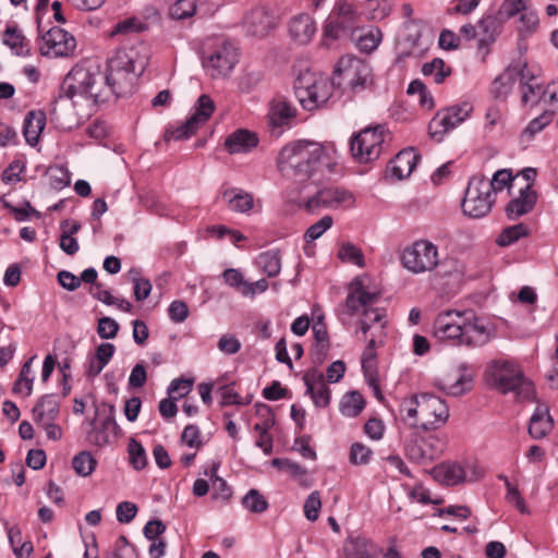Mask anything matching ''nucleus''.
I'll use <instances>...</instances> for the list:
<instances>
[{
  "mask_svg": "<svg viewBox=\"0 0 558 558\" xmlns=\"http://www.w3.org/2000/svg\"><path fill=\"white\" fill-rule=\"evenodd\" d=\"M46 126V114L40 110L29 111L24 120L23 135L28 145L35 146Z\"/></svg>",
  "mask_w": 558,
  "mask_h": 558,
  "instance_id": "nucleus-31",
  "label": "nucleus"
},
{
  "mask_svg": "<svg viewBox=\"0 0 558 558\" xmlns=\"http://www.w3.org/2000/svg\"><path fill=\"white\" fill-rule=\"evenodd\" d=\"M472 376L470 374L457 371L448 373L436 380V386L450 396H461L471 389Z\"/></svg>",
  "mask_w": 558,
  "mask_h": 558,
  "instance_id": "nucleus-26",
  "label": "nucleus"
},
{
  "mask_svg": "<svg viewBox=\"0 0 558 558\" xmlns=\"http://www.w3.org/2000/svg\"><path fill=\"white\" fill-rule=\"evenodd\" d=\"M222 198L227 202L229 209L236 213H247L253 207V196L241 189L226 190Z\"/></svg>",
  "mask_w": 558,
  "mask_h": 558,
  "instance_id": "nucleus-37",
  "label": "nucleus"
},
{
  "mask_svg": "<svg viewBox=\"0 0 558 558\" xmlns=\"http://www.w3.org/2000/svg\"><path fill=\"white\" fill-rule=\"evenodd\" d=\"M196 0H175L169 8V14L174 20H185L196 12Z\"/></svg>",
  "mask_w": 558,
  "mask_h": 558,
  "instance_id": "nucleus-54",
  "label": "nucleus"
},
{
  "mask_svg": "<svg viewBox=\"0 0 558 558\" xmlns=\"http://www.w3.org/2000/svg\"><path fill=\"white\" fill-rule=\"evenodd\" d=\"M417 159L413 149H404L389 162L388 172L397 180L405 179L414 170Z\"/></svg>",
  "mask_w": 558,
  "mask_h": 558,
  "instance_id": "nucleus-28",
  "label": "nucleus"
},
{
  "mask_svg": "<svg viewBox=\"0 0 558 558\" xmlns=\"http://www.w3.org/2000/svg\"><path fill=\"white\" fill-rule=\"evenodd\" d=\"M354 43L355 47L364 53H372L375 51L383 40V33L378 27L371 26L361 34H354L353 37H349Z\"/></svg>",
  "mask_w": 558,
  "mask_h": 558,
  "instance_id": "nucleus-33",
  "label": "nucleus"
},
{
  "mask_svg": "<svg viewBox=\"0 0 558 558\" xmlns=\"http://www.w3.org/2000/svg\"><path fill=\"white\" fill-rule=\"evenodd\" d=\"M373 457V450L362 442H354L350 447L349 460L354 465L368 464Z\"/></svg>",
  "mask_w": 558,
  "mask_h": 558,
  "instance_id": "nucleus-55",
  "label": "nucleus"
},
{
  "mask_svg": "<svg viewBox=\"0 0 558 558\" xmlns=\"http://www.w3.org/2000/svg\"><path fill=\"white\" fill-rule=\"evenodd\" d=\"M523 64L525 61L518 60L510 64L501 74H499L490 85V94L495 99L506 100L512 93L518 80L521 81Z\"/></svg>",
  "mask_w": 558,
  "mask_h": 558,
  "instance_id": "nucleus-19",
  "label": "nucleus"
},
{
  "mask_svg": "<svg viewBox=\"0 0 558 558\" xmlns=\"http://www.w3.org/2000/svg\"><path fill=\"white\" fill-rule=\"evenodd\" d=\"M293 89L302 108L312 111L327 102L332 86L327 77L304 71L295 78Z\"/></svg>",
  "mask_w": 558,
  "mask_h": 558,
  "instance_id": "nucleus-7",
  "label": "nucleus"
},
{
  "mask_svg": "<svg viewBox=\"0 0 558 558\" xmlns=\"http://www.w3.org/2000/svg\"><path fill=\"white\" fill-rule=\"evenodd\" d=\"M201 128L197 122H195L192 117L187 118L184 123L177 126L173 130H167L166 140H174V141H183L190 138L192 135L196 133V131Z\"/></svg>",
  "mask_w": 558,
  "mask_h": 558,
  "instance_id": "nucleus-50",
  "label": "nucleus"
},
{
  "mask_svg": "<svg viewBox=\"0 0 558 558\" xmlns=\"http://www.w3.org/2000/svg\"><path fill=\"white\" fill-rule=\"evenodd\" d=\"M385 137V128L381 125L362 130L351 141L352 157L360 163L376 160L384 149Z\"/></svg>",
  "mask_w": 558,
  "mask_h": 558,
  "instance_id": "nucleus-11",
  "label": "nucleus"
},
{
  "mask_svg": "<svg viewBox=\"0 0 558 558\" xmlns=\"http://www.w3.org/2000/svg\"><path fill=\"white\" fill-rule=\"evenodd\" d=\"M193 380L186 378L173 379L168 387V395L177 400L189 395L192 390Z\"/></svg>",
  "mask_w": 558,
  "mask_h": 558,
  "instance_id": "nucleus-64",
  "label": "nucleus"
},
{
  "mask_svg": "<svg viewBox=\"0 0 558 558\" xmlns=\"http://www.w3.org/2000/svg\"><path fill=\"white\" fill-rule=\"evenodd\" d=\"M204 60V68L213 78L227 76L238 62V49L229 41H219Z\"/></svg>",
  "mask_w": 558,
  "mask_h": 558,
  "instance_id": "nucleus-14",
  "label": "nucleus"
},
{
  "mask_svg": "<svg viewBox=\"0 0 558 558\" xmlns=\"http://www.w3.org/2000/svg\"><path fill=\"white\" fill-rule=\"evenodd\" d=\"M216 109L215 101L210 96L203 94L198 97L195 105L193 106L192 119L203 126L211 117Z\"/></svg>",
  "mask_w": 558,
  "mask_h": 558,
  "instance_id": "nucleus-43",
  "label": "nucleus"
},
{
  "mask_svg": "<svg viewBox=\"0 0 558 558\" xmlns=\"http://www.w3.org/2000/svg\"><path fill=\"white\" fill-rule=\"evenodd\" d=\"M242 505L245 509L254 513H262L268 508L266 498L254 488L250 489L243 497Z\"/></svg>",
  "mask_w": 558,
  "mask_h": 558,
  "instance_id": "nucleus-53",
  "label": "nucleus"
},
{
  "mask_svg": "<svg viewBox=\"0 0 558 558\" xmlns=\"http://www.w3.org/2000/svg\"><path fill=\"white\" fill-rule=\"evenodd\" d=\"M296 108L286 96L277 95L269 102L268 121L274 128L286 126L295 117Z\"/></svg>",
  "mask_w": 558,
  "mask_h": 558,
  "instance_id": "nucleus-23",
  "label": "nucleus"
},
{
  "mask_svg": "<svg viewBox=\"0 0 558 558\" xmlns=\"http://www.w3.org/2000/svg\"><path fill=\"white\" fill-rule=\"evenodd\" d=\"M520 92L523 106L534 107L543 104V100L546 99V89L538 82V73L530 68L526 62L523 64Z\"/></svg>",
  "mask_w": 558,
  "mask_h": 558,
  "instance_id": "nucleus-18",
  "label": "nucleus"
},
{
  "mask_svg": "<svg viewBox=\"0 0 558 558\" xmlns=\"http://www.w3.org/2000/svg\"><path fill=\"white\" fill-rule=\"evenodd\" d=\"M60 412V399L54 393L39 398L33 409V417L36 423L57 420Z\"/></svg>",
  "mask_w": 558,
  "mask_h": 558,
  "instance_id": "nucleus-30",
  "label": "nucleus"
},
{
  "mask_svg": "<svg viewBox=\"0 0 558 558\" xmlns=\"http://www.w3.org/2000/svg\"><path fill=\"white\" fill-rule=\"evenodd\" d=\"M401 263L413 274L432 271L439 263L437 246L427 240L415 241L402 252Z\"/></svg>",
  "mask_w": 558,
  "mask_h": 558,
  "instance_id": "nucleus-12",
  "label": "nucleus"
},
{
  "mask_svg": "<svg viewBox=\"0 0 558 558\" xmlns=\"http://www.w3.org/2000/svg\"><path fill=\"white\" fill-rule=\"evenodd\" d=\"M553 428V418L546 405H538L531 417L529 433L533 438L545 437Z\"/></svg>",
  "mask_w": 558,
  "mask_h": 558,
  "instance_id": "nucleus-32",
  "label": "nucleus"
},
{
  "mask_svg": "<svg viewBox=\"0 0 558 558\" xmlns=\"http://www.w3.org/2000/svg\"><path fill=\"white\" fill-rule=\"evenodd\" d=\"M322 508L320 495L317 490L312 492L304 502V515L308 521H316L318 519L319 510Z\"/></svg>",
  "mask_w": 558,
  "mask_h": 558,
  "instance_id": "nucleus-63",
  "label": "nucleus"
},
{
  "mask_svg": "<svg viewBox=\"0 0 558 558\" xmlns=\"http://www.w3.org/2000/svg\"><path fill=\"white\" fill-rule=\"evenodd\" d=\"M148 51L144 44L119 48L108 59L107 66L113 68V63H117L122 71L143 73L148 64Z\"/></svg>",
  "mask_w": 558,
  "mask_h": 558,
  "instance_id": "nucleus-15",
  "label": "nucleus"
},
{
  "mask_svg": "<svg viewBox=\"0 0 558 558\" xmlns=\"http://www.w3.org/2000/svg\"><path fill=\"white\" fill-rule=\"evenodd\" d=\"M49 183L54 190H62L71 182L70 173L63 166L50 167L47 171Z\"/></svg>",
  "mask_w": 558,
  "mask_h": 558,
  "instance_id": "nucleus-56",
  "label": "nucleus"
},
{
  "mask_svg": "<svg viewBox=\"0 0 558 558\" xmlns=\"http://www.w3.org/2000/svg\"><path fill=\"white\" fill-rule=\"evenodd\" d=\"M116 427L114 408L110 407L107 416L101 421L100 427L94 423V428L89 435L90 441L97 446H104L109 442L106 430Z\"/></svg>",
  "mask_w": 558,
  "mask_h": 558,
  "instance_id": "nucleus-45",
  "label": "nucleus"
},
{
  "mask_svg": "<svg viewBox=\"0 0 558 558\" xmlns=\"http://www.w3.org/2000/svg\"><path fill=\"white\" fill-rule=\"evenodd\" d=\"M338 257L342 262H347L360 267L364 266L362 251L352 243H343L338 251Z\"/></svg>",
  "mask_w": 558,
  "mask_h": 558,
  "instance_id": "nucleus-57",
  "label": "nucleus"
},
{
  "mask_svg": "<svg viewBox=\"0 0 558 558\" xmlns=\"http://www.w3.org/2000/svg\"><path fill=\"white\" fill-rule=\"evenodd\" d=\"M361 14L354 0H336L323 28V44L330 47L333 43L353 37L360 29Z\"/></svg>",
  "mask_w": 558,
  "mask_h": 558,
  "instance_id": "nucleus-6",
  "label": "nucleus"
},
{
  "mask_svg": "<svg viewBox=\"0 0 558 558\" xmlns=\"http://www.w3.org/2000/svg\"><path fill=\"white\" fill-rule=\"evenodd\" d=\"M506 501L513 505L515 509L519 510L521 513H527L529 509L525 505L524 498L522 497L518 488V485L512 484L510 481H506Z\"/></svg>",
  "mask_w": 558,
  "mask_h": 558,
  "instance_id": "nucleus-62",
  "label": "nucleus"
},
{
  "mask_svg": "<svg viewBox=\"0 0 558 558\" xmlns=\"http://www.w3.org/2000/svg\"><path fill=\"white\" fill-rule=\"evenodd\" d=\"M525 9V0H504L497 12L507 22L517 14L520 15Z\"/></svg>",
  "mask_w": 558,
  "mask_h": 558,
  "instance_id": "nucleus-60",
  "label": "nucleus"
},
{
  "mask_svg": "<svg viewBox=\"0 0 558 558\" xmlns=\"http://www.w3.org/2000/svg\"><path fill=\"white\" fill-rule=\"evenodd\" d=\"M225 145L230 154L246 153L257 145V138L247 130H238L227 137Z\"/></svg>",
  "mask_w": 558,
  "mask_h": 558,
  "instance_id": "nucleus-35",
  "label": "nucleus"
},
{
  "mask_svg": "<svg viewBox=\"0 0 558 558\" xmlns=\"http://www.w3.org/2000/svg\"><path fill=\"white\" fill-rule=\"evenodd\" d=\"M104 74L97 64H77L64 77L59 98L84 97L100 102L106 100Z\"/></svg>",
  "mask_w": 558,
  "mask_h": 558,
  "instance_id": "nucleus-4",
  "label": "nucleus"
},
{
  "mask_svg": "<svg viewBox=\"0 0 558 558\" xmlns=\"http://www.w3.org/2000/svg\"><path fill=\"white\" fill-rule=\"evenodd\" d=\"M45 45L41 47L44 54L52 57H69L76 48L73 35L60 27L50 28L43 37Z\"/></svg>",
  "mask_w": 558,
  "mask_h": 558,
  "instance_id": "nucleus-17",
  "label": "nucleus"
},
{
  "mask_svg": "<svg viewBox=\"0 0 558 558\" xmlns=\"http://www.w3.org/2000/svg\"><path fill=\"white\" fill-rule=\"evenodd\" d=\"M129 460L131 465L141 471L147 465V456L144 447L136 439L131 438L128 444Z\"/></svg>",
  "mask_w": 558,
  "mask_h": 558,
  "instance_id": "nucleus-52",
  "label": "nucleus"
},
{
  "mask_svg": "<svg viewBox=\"0 0 558 558\" xmlns=\"http://www.w3.org/2000/svg\"><path fill=\"white\" fill-rule=\"evenodd\" d=\"M313 335L315 338V343L312 348V359L315 363H323L327 356L329 350V337L327 327L324 322H314Z\"/></svg>",
  "mask_w": 558,
  "mask_h": 558,
  "instance_id": "nucleus-34",
  "label": "nucleus"
},
{
  "mask_svg": "<svg viewBox=\"0 0 558 558\" xmlns=\"http://www.w3.org/2000/svg\"><path fill=\"white\" fill-rule=\"evenodd\" d=\"M485 380L490 388L506 395L514 392L521 400H531L535 390L531 380L524 377L518 364L511 361H493L485 371Z\"/></svg>",
  "mask_w": 558,
  "mask_h": 558,
  "instance_id": "nucleus-5",
  "label": "nucleus"
},
{
  "mask_svg": "<svg viewBox=\"0 0 558 558\" xmlns=\"http://www.w3.org/2000/svg\"><path fill=\"white\" fill-rule=\"evenodd\" d=\"M289 33L298 44H308L316 33L315 21L308 14H299L291 19Z\"/></svg>",
  "mask_w": 558,
  "mask_h": 558,
  "instance_id": "nucleus-27",
  "label": "nucleus"
},
{
  "mask_svg": "<svg viewBox=\"0 0 558 558\" xmlns=\"http://www.w3.org/2000/svg\"><path fill=\"white\" fill-rule=\"evenodd\" d=\"M422 73L425 76H433L435 83L440 84L450 74V68H446L441 59L435 58L423 64Z\"/></svg>",
  "mask_w": 558,
  "mask_h": 558,
  "instance_id": "nucleus-49",
  "label": "nucleus"
},
{
  "mask_svg": "<svg viewBox=\"0 0 558 558\" xmlns=\"http://www.w3.org/2000/svg\"><path fill=\"white\" fill-rule=\"evenodd\" d=\"M35 356L29 357L22 366L19 378L13 386V392L29 397L33 392L34 373L32 363Z\"/></svg>",
  "mask_w": 558,
  "mask_h": 558,
  "instance_id": "nucleus-41",
  "label": "nucleus"
},
{
  "mask_svg": "<svg viewBox=\"0 0 558 558\" xmlns=\"http://www.w3.org/2000/svg\"><path fill=\"white\" fill-rule=\"evenodd\" d=\"M333 223V219L331 216H324L317 222L312 225L305 232L304 238L307 242L317 240L320 238L328 229L331 228Z\"/></svg>",
  "mask_w": 558,
  "mask_h": 558,
  "instance_id": "nucleus-61",
  "label": "nucleus"
},
{
  "mask_svg": "<svg viewBox=\"0 0 558 558\" xmlns=\"http://www.w3.org/2000/svg\"><path fill=\"white\" fill-rule=\"evenodd\" d=\"M433 336L456 347L486 345L495 336L493 326L473 310H446L433 323Z\"/></svg>",
  "mask_w": 558,
  "mask_h": 558,
  "instance_id": "nucleus-2",
  "label": "nucleus"
},
{
  "mask_svg": "<svg viewBox=\"0 0 558 558\" xmlns=\"http://www.w3.org/2000/svg\"><path fill=\"white\" fill-rule=\"evenodd\" d=\"M472 112L473 105L470 101H462L438 111L428 125L430 137L440 141L448 131L468 120Z\"/></svg>",
  "mask_w": 558,
  "mask_h": 558,
  "instance_id": "nucleus-13",
  "label": "nucleus"
},
{
  "mask_svg": "<svg viewBox=\"0 0 558 558\" xmlns=\"http://www.w3.org/2000/svg\"><path fill=\"white\" fill-rule=\"evenodd\" d=\"M385 312L379 308H368L363 313V318L360 320V329L365 336L367 331L375 325L379 324L380 332L385 328L386 322H384Z\"/></svg>",
  "mask_w": 558,
  "mask_h": 558,
  "instance_id": "nucleus-51",
  "label": "nucleus"
},
{
  "mask_svg": "<svg viewBox=\"0 0 558 558\" xmlns=\"http://www.w3.org/2000/svg\"><path fill=\"white\" fill-rule=\"evenodd\" d=\"M529 234V228L524 223H518L505 228L496 242L499 246H509Z\"/></svg>",
  "mask_w": 558,
  "mask_h": 558,
  "instance_id": "nucleus-48",
  "label": "nucleus"
},
{
  "mask_svg": "<svg viewBox=\"0 0 558 558\" xmlns=\"http://www.w3.org/2000/svg\"><path fill=\"white\" fill-rule=\"evenodd\" d=\"M333 83L354 93L363 90L372 83V69L359 57L343 56L335 69Z\"/></svg>",
  "mask_w": 558,
  "mask_h": 558,
  "instance_id": "nucleus-9",
  "label": "nucleus"
},
{
  "mask_svg": "<svg viewBox=\"0 0 558 558\" xmlns=\"http://www.w3.org/2000/svg\"><path fill=\"white\" fill-rule=\"evenodd\" d=\"M303 381L306 395L311 396L314 404L326 408L330 402V390L325 383L324 374L316 368L308 369L303 375Z\"/></svg>",
  "mask_w": 558,
  "mask_h": 558,
  "instance_id": "nucleus-21",
  "label": "nucleus"
},
{
  "mask_svg": "<svg viewBox=\"0 0 558 558\" xmlns=\"http://www.w3.org/2000/svg\"><path fill=\"white\" fill-rule=\"evenodd\" d=\"M434 442H438L434 437H429L428 439L414 438L405 445L407 456L417 463L432 461L440 452V449L434 447Z\"/></svg>",
  "mask_w": 558,
  "mask_h": 558,
  "instance_id": "nucleus-25",
  "label": "nucleus"
},
{
  "mask_svg": "<svg viewBox=\"0 0 558 558\" xmlns=\"http://www.w3.org/2000/svg\"><path fill=\"white\" fill-rule=\"evenodd\" d=\"M257 267L268 277H276L281 270V258L279 252L267 251L260 253L256 258Z\"/></svg>",
  "mask_w": 558,
  "mask_h": 558,
  "instance_id": "nucleus-42",
  "label": "nucleus"
},
{
  "mask_svg": "<svg viewBox=\"0 0 558 558\" xmlns=\"http://www.w3.org/2000/svg\"><path fill=\"white\" fill-rule=\"evenodd\" d=\"M494 203L495 196L490 192L488 180L482 175L473 177L462 202L463 213L471 218H482L492 210Z\"/></svg>",
  "mask_w": 558,
  "mask_h": 558,
  "instance_id": "nucleus-10",
  "label": "nucleus"
},
{
  "mask_svg": "<svg viewBox=\"0 0 558 558\" xmlns=\"http://www.w3.org/2000/svg\"><path fill=\"white\" fill-rule=\"evenodd\" d=\"M3 43L16 56H26L29 53V43L23 33L15 26H8L3 34Z\"/></svg>",
  "mask_w": 558,
  "mask_h": 558,
  "instance_id": "nucleus-39",
  "label": "nucleus"
},
{
  "mask_svg": "<svg viewBox=\"0 0 558 558\" xmlns=\"http://www.w3.org/2000/svg\"><path fill=\"white\" fill-rule=\"evenodd\" d=\"M437 474L441 476L442 481L447 485H457L465 480L476 481L481 474L476 473L474 468L470 464L462 465L459 463H442L437 469Z\"/></svg>",
  "mask_w": 558,
  "mask_h": 558,
  "instance_id": "nucleus-24",
  "label": "nucleus"
},
{
  "mask_svg": "<svg viewBox=\"0 0 558 558\" xmlns=\"http://www.w3.org/2000/svg\"><path fill=\"white\" fill-rule=\"evenodd\" d=\"M319 185L320 183L312 186L310 192H304L295 203H303L304 208L312 214L322 209H348L354 206L355 197L350 191L336 186L320 187Z\"/></svg>",
  "mask_w": 558,
  "mask_h": 558,
  "instance_id": "nucleus-8",
  "label": "nucleus"
},
{
  "mask_svg": "<svg viewBox=\"0 0 558 558\" xmlns=\"http://www.w3.org/2000/svg\"><path fill=\"white\" fill-rule=\"evenodd\" d=\"M97 460L89 451H81L72 459V468L80 476H88L94 472Z\"/></svg>",
  "mask_w": 558,
  "mask_h": 558,
  "instance_id": "nucleus-46",
  "label": "nucleus"
},
{
  "mask_svg": "<svg viewBox=\"0 0 558 558\" xmlns=\"http://www.w3.org/2000/svg\"><path fill=\"white\" fill-rule=\"evenodd\" d=\"M217 395L220 397V404L221 407L226 405H243L251 402V398L243 399L241 398L238 392L234 390L232 385H227L218 388Z\"/></svg>",
  "mask_w": 558,
  "mask_h": 558,
  "instance_id": "nucleus-59",
  "label": "nucleus"
},
{
  "mask_svg": "<svg viewBox=\"0 0 558 558\" xmlns=\"http://www.w3.org/2000/svg\"><path fill=\"white\" fill-rule=\"evenodd\" d=\"M365 407L363 396L357 391L345 393L340 403V412L348 417L357 416Z\"/></svg>",
  "mask_w": 558,
  "mask_h": 558,
  "instance_id": "nucleus-44",
  "label": "nucleus"
},
{
  "mask_svg": "<svg viewBox=\"0 0 558 558\" xmlns=\"http://www.w3.org/2000/svg\"><path fill=\"white\" fill-rule=\"evenodd\" d=\"M399 411L404 424L423 430L437 429L449 418L447 403L430 393L413 395L404 399Z\"/></svg>",
  "mask_w": 558,
  "mask_h": 558,
  "instance_id": "nucleus-3",
  "label": "nucleus"
},
{
  "mask_svg": "<svg viewBox=\"0 0 558 558\" xmlns=\"http://www.w3.org/2000/svg\"><path fill=\"white\" fill-rule=\"evenodd\" d=\"M553 120V113L544 111L541 116L532 119L520 134L521 144H529L536 134L542 132Z\"/></svg>",
  "mask_w": 558,
  "mask_h": 558,
  "instance_id": "nucleus-40",
  "label": "nucleus"
},
{
  "mask_svg": "<svg viewBox=\"0 0 558 558\" xmlns=\"http://www.w3.org/2000/svg\"><path fill=\"white\" fill-rule=\"evenodd\" d=\"M362 368L364 371V375L368 384L377 390L376 352H371V350H364L362 355Z\"/></svg>",
  "mask_w": 558,
  "mask_h": 558,
  "instance_id": "nucleus-58",
  "label": "nucleus"
},
{
  "mask_svg": "<svg viewBox=\"0 0 558 558\" xmlns=\"http://www.w3.org/2000/svg\"><path fill=\"white\" fill-rule=\"evenodd\" d=\"M336 148L332 144L299 140L283 146L277 158L280 173L292 180L288 197L299 201L304 192L322 183L336 165Z\"/></svg>",
  "mask_w": 558,
  "mask_h": 558,
  "instance_id": "nucleus-1",
  "label": "nucleus"
},
{
  "mask_svg": "<svg viewBox=\"0 0 558 558\" xmlns=\"http://www.w3.org/2000/svg\"><path fill=\"white\" fill-rule=\"evenodd\" d=\"M372 543L362 536H350L343 545L345 558H374Z\"/></svg>",
  "mask_w": 558,
  "mask_h": 558,
  "instance_id": "nucleus-38",
  "label": "nucleus"
},
{
  "mask_svg": "<svg viewBox=\"0 0 558 558\" xmlns=\"http://www.w3.org/2000/svg\"><path fill=\"white\" fill-rule=\"evenodd\" d=\"M537 194L530 184H525L519 190V195L514 196L506 206V215L510 220H517L520 217L531 213L536 205Z\"/></svg>",
  "mask_w": 558,
  "mask_h": 558,
  "instance_id": "nucleus-22",
  "label": "nucleus"
},
{
  "mask_svg": "<svg viewBox=\"0 0 558 558\" xmlns=\"http://www.w3.org/2000/svg\"><path fill=\"white\" fill-rule=\"evenodd\" d=\"M141 74L142 73L130 70L122 71L117 63H113V68L107 66V72L104 75L106 99L109 94H113L119 97L132 93L134 84Z\"/></svg>",
  "mask_w": 558,
  "mask_h": 558,
  "instance_id": "nucleus-16",
  "label": "nucleus"
},
{
  "mask_svg": "<svg viewBox=\"0 0 558 558\" xmlns=\"http://www.w3.org/2000/svg\"><path fill=\"white\" fill-rule=\"evenodd\" d=\"M506 21L496 11L495 13L484 15L477 22L480 44L488 45L496 40L500 34Z\"/></svg>",
  "mask_w": 558,
  "mask_h": 558,
  "instance_id": "nucleus-29",
  "label": "nucleus"
},
{
  "mask_svg": "<svg viewBox=\"0 0 558 558\" xmlns=\"http://www.w3.org/2000/svg\"><path fill=\"white\" fill-rule=\"evenodd\" d=\"M539 24L538 15L533 9H525L519 15L518 32L521 38L531 36L536 32Z\"/></svg>",
  "mask_w": 558,
  "mask_h": 558,
  "instance_id": "nucleus-47",
  "label": "nucleus"
},
{
  "mask_svg": "<svg viewBox=\"0 0 558 558\" xmlns=\"http://www.w3.org/2000/svg\"><path fill=\"white\" fill-rule=\"evenodd\" d=\"M243 23L251 36L262 38L276 27L277 19L267 8L258 7L245 15Z\"/></svg>",
  "mask_w": 558,
  "mask_h": 558,
  "instance_id": "nucleus-20",
  "label": "nucleus"
},
{
  "mask_svg": "<svg viewBox=\"0 0 558 558\" xmlns=\"http://www.w3.org/2000/svg\"><path fill=\"white\" fill-rule=\"evenodd\" d=\"M376 299V294L369 293L359 286L350 292L345 300V307L351 315H355L360 312L362 314L365 310H368Z\"/></svg>",
  "mask_w": 558,
  "mask_h": 558,
  "instance_id": "nucleus-36",
  "label": "nucleus"
}]
</instances>
